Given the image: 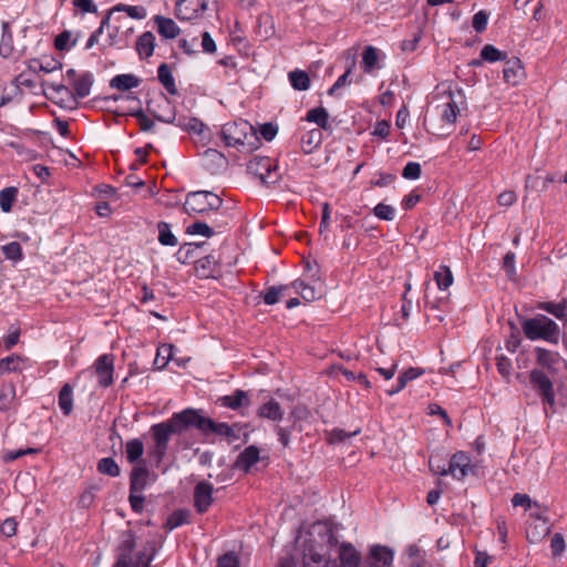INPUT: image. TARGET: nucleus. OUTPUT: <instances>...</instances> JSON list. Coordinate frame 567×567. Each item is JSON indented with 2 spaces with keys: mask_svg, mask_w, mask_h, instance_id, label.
Returning a JSON list of instances; mask_svg holds the SVG:
<instances>
[{
  "mask_svg": "<svg viewBox=\"0 0 567 567\" xmlns=\"http://www.w3.org/2000/svg\"><path fill=\"white\" fill-rule=\"evenodd\" d=\"M525 337L530 341L543 340L551 344H558L560 328L557 322L545 315H536L520 321Z\"/></svg>",
  "mask_w": 567,
  "mask_h": 567,
  "instance_id": "obj_3",
  "label": "nucleus"
},
{
  "mask_svg": "<svg viewBox=\"0 0 567 567\" xmlns=\"http://www.w3.org/2000/svg\"><path fill=\"white\" fill-rule=\"evenodd\" d=\"M322 141V132L320 128H313L308 131L306 134L301 136V148L306 154H310L315 148H317Z\"/></svg>",
  "mask_w": 567,
  "mask_h": 567,
  "instance_id": "obj_36",
  "label": "nucleus"
},
{
  "mask_svg": "<svg viewBox=\"0 0 567 567\" xmlns=\"http://www.w3.org/2000/svg\"><path fill=\"white\" fill-rule=\"evenodd\" d=\"M535 353L538 365L546 369L549 373H556L558 371L557 365L561 362V357L558 352L537 347L535 348Z\"/></svg>",
  "mask_w": 567,
  "mask_h": 567,
  "instance_id": "obj_19",
  "label": "nucleus"
},
{
  "mask_svg": "<svg viewBox=\"0 0 567 567\" xmlns=\"http://www.w3.org/2000/svg\"><path fill=\"white\" fill-rule=\"evenodd\" d=\"M457 96L460 97L461 103H463L464 94L462 89H456V91L449 90L446 101L442 105L437 106V109H441V121L450 126L455 123L460 113V106L456 99Z\"/></svg>",
  "mask_w": 567,
  "mask_h": 567,
  "instance_id": "obj_11",
  "label": "nucleus"
},
{
  "mask_svg": "<svg viewBox=\"0 0 567 567\" xmlns=\"http://www.w3.org/2000/svg\"><path fill=\"white\" fill-rule=\"evenodd\" d=\"M447 462L446 458L439 453L432 454L429 458L430 471L434 475L446 476L447 475Z\"/></svg>",
  "mask_w": 567,
  "mask_h": 567,
  "instance_id": "obj_48",
  "label": "nucleus"
},
{
  "mask_svg": "<svg viewBox=\"0 0 567 567\" xmlns=\"http://www.w3.org/2000/svg\"><path fill=\"white\" fill-rule=\"evenodd\" d=\"M381 56L384 54L378 48L373 45H368L364 48L362 52V69L365 73H371L375 69H381L380 64Z\"/></svg>",
  "mask_w": 567,
  "mask_h": 567,
  "instance_id": "obj_23",
  "label": "nucleus"
},
{
  "mask_svg": "<svg viewBox=\"0 0 567 567\" xmlns=\"http://www.w3.org/2000/svg\"><path fill=\"white\" fill-rule=\"evenodd\" d=\"M158 241L163 246H176L178 244L177 238L171 230V226L166 221H159L157 224Z\"/></svg>",
  "mask_w": 567,
  "mask_h": 567,
  "instance_id": "obj_41",
  "label": "nucleus"
},
{
  "mask_svg": "<svg viewBox=\"0 0 567 567\" xmlns=\"http://www.w3.org/2000/svg\"><path fill=\"white\" fill-rule=\"evenodd\" d=\"M481 59L483 61L493 63L497 61H505L507 59V53L498 50L492 44H486L481 50Z\"/></svg>",
  "mask_w": 567,
  "mask_h": 567,
  "instance_id": "obj_44",
  "label": "nucleus"
},
{
  "mask_svg": "<svg viewBox=\"0 0 567 567\" xmlns=\"http://www.w3.org/2000/svg\"><path fill=\"white\" fill-rule=\"evenodd\" d=\"M209 0H178L175 17L179 21L197 22L205 17Z\"/></svg>",
  "mask_w": 567,
  "mask_h": 567,
  "instance_id": "obj_10",
  "label": "nucleus"
},
{
  "mask_svg": "<svg viewBox=\"0 0 567 567\" xmlns=\"http://www.w3.org/2000/svg\"><path fill=\"white\" fill-rule=\"evenodd\" d=\"M18 194L17 187H6L0 192V208L4 213H9L12 209L13 202Z\"/></svg>",
  "mask_w": 567,
  "mask_h": 567,
  "instance_id": "obj_50",
  "label": "nucleus"
},
{
  "mask_svg": "<svg viewBox=\"0 0 567 567\" xmlns=\"http://www.w3.org/2000/svg\"><path fill=\"white\" fill-rule=\"evenodd\" d=\"M351 75V66L347 69V71L338 78L334 84L329 89L328 94L332 96H340L341 90L346 86H349L352 82L350 79Z\"/></svg>",
  "mask_w": 567,
  "mask_h": 567,
  "instance_id": "obj_55",
  "label": "nucleus"
},
{
  "mask_svg": "<svg viewBox=\"0 0 567 567\" xmlns=\"http://www.w3.org/2000/svg\"><path fill=\"white\" fill-rule=\"evenodd\" d=\"M369 567H391L393 563V551L382 545H374L365 559ZM360 566V557L357 554V567Z\"/></svg>",
  "mask_w": 567,
  "mask_h": 567,
  "instance_id": "obj_13",
  "label": "nucleus"
},
{
  "mask_svg": "<svg viewBox=\"0 0 567 567\" xmlns=\"http://www.w3.org/2000/svg\"><path fill=\"white\" fill-rule=\"evenodd\" d=\"M409 567H425V558L422 550L416 545H410L406 548Z\"/></svg>",
  "mask_w": 567,
  "mask_h": 567,
  "instance_id": "obj_54",
  "label": "nucleus"
},
{
  "mask_svg": "<svg viewBox=\"0 0 567 567\" xmlns=\"http://www.w3.org/2000/svg\"><path fill=\"white\" fill-rule=\"evenodd\" d=\"M154 22L157 27V32L164 39H175L181 33V28L171 18H166L163 16H155Z\"/></svg>",
  "mask_w": 567,
  "mask_h": 567,
  "instance_id": "obj_26",
  "label": "nucleus"
},
{
  "mask_svg": "<svg viewBox=\"0 0 567 567\" xmlns=\"http://www.w3.org/2000/svg\"><path fill=\"white\" fill-rule=\"evenodd\" d=\"M291 86L297 91H306L310 87V79L307 72L293 70L288 74Z\"/></svg>",
  "mask_w": 567,
  "mask_h": 567,
  "instance_id": "obj_40",
  "label": "nucleus"
},
{
  "mask_svg": "<svg viewBox=\"0 0 567 567\" xmlns=\"http://www.w3.org/2000/svg\"><path fill=\"white\" fill-rule=\"evenodd\" d=\"M29 359L20 354H11L0 360V375L11 372H21L29 364Z\"/></svg>",
  "mask_w": 567,
  "mask_h": 567,
  "instance_id": "obj_24",
  "label": "nucleus"
},
{
  "mask_svg": "<svg viewBox=\"0 0 567 567\" xmlns=\"http://www.w3.org/2000/svg\"><path fill=\"white\" fill-rule=\"evenodd\" d=\"M537 308L554 316L558 320H563L567 326V298H563L559 302L542 301L538 302Z\"/></svg>",
  "mask_w": 567,
  "mask_h": 567,
  "instance_id": "obj_27",
  "label": "nucleus"
},
{
  "mask_svg": "<svg viewBox=\"0 0 567 567\" xmlns=\"http://www.w3.org/2000/svg\"><path fill=\"white\" fill-rule=\"evenodd\" d=\"M422 373L423 371L419 368H409L398 377L396 385L388 389L386 393L392 396L401 392L410 381L419 378Z\"/></svg>",
  "mask_w": 567,
  "mask_h": 567,
  "instance_id": "obj_34",
  "label": "nucleus"
},
{
  "mask_svg": "<svg viewBox=\"0 0 567 567\" xmlns=\"http://www.w3.org/2000/svg\"><path fill=\"white\" fill-rule=\"evenodd\" d=\"M496 367L497 371L504 377L509 378L513 372V364L511 359H508L504 354H498L496 357Z\"/></svg>",
  "mask_w": 567,
  "mask_h": 567,
  "instance_id": "obj_63",
  "label": "nucleus"
},
{
  "mask_svg": "<svg viewBox=\"0 0 567 567\" xmlns=\"http://www.w3.org/2000/svg\"><path fill=\"white\" fill-rule=\"evenodd\" d=\"M78 37L79 34L74 39H72V33L65 30L55 37L54 47L59 51H69L70 49L75 47L78 42Z\"/></svg>",
  "mask_w": 567,
  "mask_h": 567,
  "instance_id": "obj_49",
  "label": "nucleus"
},
{
  "mask_svg": "<svg viewBox=\"0 0 567 567\" xmlns=\"http://www.w3.org/2000/svg\"><path fill=\"white\" fill-rule=\"evenodd\" d=\"M212 425L207 429V434H216L226 437L228 442H235L240 439L241 426L239 424L229 425L228 423H217L210 419Z\"/></svg>",
  "mask_w": 567,
  "mask_h": 567,
  "instance_id": "obj_18",
  "label": "nucleus"
},
{
  "mask_svg": "<svg viewBox=\"0 0 567 567\" xmlns=\"http://www.w3.org/2000/svg\"><path fill=\"white\" fill-rule=\"evenodd\" d=\"M13 83L17 90H20L21 87L32 90L35 87L37 81L35 76L30 74L29 71H23L14 78Z\"/></svg>",
  "mask_w": 567,
  "mask_h": 567,
  "instance_id": "obj_61",
  "label": "nucleus"
},
{
  "mask_svg": "<svg viewBox=\"0 0 567 567\" xmlns=\"http://www.w3.org/2000/svg\"><path fill=\"white\" fill-rule=\"evenodd\" d=\"M338 220L339 228L341 233H343L341 249L344 251V256L342 257V259L349 264L352 259L350 248L352 239L353 218L351 214L338 213Z\"/></svg>",
  "mask_w": 567,
  "mask_h": 567,
  "instance_id": "obj_15",
  "label": "nucleus"
},
{
  "mask_svg": "<svg viewBox=\"0 0 567 567\" xmlns=\"http://www.w3.org/2000/svg\"><path fill=\"white\" fill-rule=\"evenodd\" d=\"M17 390L13 383H4L0 389V411H9L17 408Z\"/></svg>",
  "mask_w": 567,
  "mask_h": 567,
  "instance_id": "obj_32",
  "label": "nucleus"
},
{
  "mask_svg": "<svg viewBox=\"0 0 567 567\" xmlns=\"http://www.w3.org/2000/svg\"><path fill=\"white\" fill-rule=\"evenodd\" d=\"M157 554L155 540H147L144 548L137 553L135 559L132 558V567H151V563Z\"/></svg>",
  "mask_w": 567,
  "mask_h": 567,
  "instance_id": "obj_28",
  "label": "nucleus"
},
{
  "mask_svg": "<svg viewBox=\"0 0 567 567\" xmlns=\"http://www.w3.org/2000/svg\"><path fill=\"white\" fill-rule=\"evenodd\" d=\"M96 468H97L99 473L111 476V477H116L121 473L120 466L112 457L101 458L97 462Z\"/></svg>",
  "mask_w": 567,
  "mask_h": 567,
  "instance_id": "obj_46",
  "label": "nucleus"
},
{
  "mask_svg": "<svg viewBox=\"0 0 567 567\" xmlns=\"http://www.w3.org/2000/svg\"><path fill=\"white\" fill-rule=\"evenodd\" d=\"M113 358L109 354H103L95 361V372L99 379V384L107 388L113 383Z\"/></svg>",
  "mask_w": 567,
  "mask_h": 567,
  "instance_id": "obj_16",
  "label": "nucleus"
},
{
  "mask_svg": "<svg viewBox=\"0 0 567 567\" xmlns=\"http://www.w3.org/2000/svg\"><path fill=\"white\" fill-rule=\"evenodd\" d=\"M218 403L220 406L238 410L243 406H249L250 399L246 391L237 389L229 395L220 396Z\"/></svg>",
  "mask_w": 567,
  "mask_h": 567,
  "instance_id": "obj_22",
  "label": "nucleus"
},
{
  "mask_svg": "<svg viewBox=\"0 0 567 567\" xmlns=\"http://www.w3.org/2000/svg\"><path fill=\"white\" fill-rule=\"evenodd\" d=\"M130 115L137 120L140 130L143 132H151L155 126L154 121L151 120L142 109L132 111Z\"/></svg>",
  "mask_w": 567,
  "mask_h": 567,
  "instance_id": "obj_60",
  "label": "nucleus"
},
{
  "mask_svg": "<svg viewBox=\"0 0 567 567\" xmlns=\"http://www.w3.org/2000/svg\"><path fill=\"white\" fill-rule=\"evenodd\" d=\"M135 538L132 534L123 539L118 547L116 561L112 567H132V553L135 549Z\"/></svg>",
  "mask_w": 567,
  "mask_h": 567,
  "instance_id": "obj_20",
  "label": "nucleus"
},
{
  "mask_svg": "<svg viewBox=\"0 0 567 567\" xmlns=\"http://www.w3.org/2000/svg\"><path fill=\"white\" fill-rule=\"evenodd\" d=\"M177 125L184 128L185 131L194 132L197 134H200L205 128V124L195 117L179 118Z\"/></svg>",
  "mask_w": 567,
  "mask_h": 567,
  "instance_id": "obj_57",
  "label": "nucleus"
},
{
  "mask_svg": "<svg viewBox=\"0 0 567 567\" xmlns=\"http://www.w3.org/2000/svg\"><path fill=\"white\" fill-rule=\"evenodd\" d=\"M135 49L142 59L151 58L155 49L154 34L151 31L142 33L136 40Z\"/></svg>",
  "mask_w": 567,
  "mask_h": 567,
  "instance_id": "obj_33",
  "label": "nucleus"
},
{
  "mask_svg": "<svg viewBox=\"0 0 567 567\" xmlns=\"http://www.w3.org/2000/svg\"><path fill=\"white\" fill-rule=\"evenodd\" d=\"M173 350H174L173 344H164L161 348H158L154 363L159 369L165 368L173 357Z\"/></svg>",
  "mask_w": 567,
  "mask_h": 567,
  "instance_id": "obj_56",
  "label": "nucleus"
},
{
  "mask_svg": "<svg viewBox=\"0 0 567 567\" xmlns=\"http://www.w3.org/2000/svg\"><path fill=\"white\" fill-rule=\"evenodd\" d=\"M529 382L532 388L538 393L544 405L554 408L556 404V395L554 384L549 377L539 369H533L529 372Z\"/></svg>",
  "mask_w": 567,
  "mask_h": 567,
  "instance_id": "obj_9",
  "label": "nucleus"
},
{
  "mask_svg": "<svg viewBox=\"0 0 567 567\" xmlns=\"http://www.w3.org/2000/svg\"><path fill=\"white\" fill-rule=\"evenodd\" d=\"M252 131V126L246 121L228 122L223 125L220 136L228 147L252 145L251 141L256 138Z\"/></svg>",
  "mask_w": 567,
  "mask_h": 567,
  "instance_id": "obj_5",
  "label": "nucleus"
},
{
  "mask_svg": "<svg viewBox=\"0 0 567 567\" xmlns=\"http://www.w3.org/2000/svg\"><path fill=\"white\" fill-rule=\"evenodd\" d=\"M188 523L189 512L186 509H177L168 516L166 520V526L168 527V529L172 530Z\"/></svg>",
  "mask_w": 567,
  "mask_h": 567,
  "instance_id": "obj_51",
  "label": "nucleus"
},
{
  "mask_svg": "<svg viewBox=\"0 0 567 567\" xmlns=\"http://www.w3.org/2000/svg\"><path fill=\"white\" fill-rule=\"evenodd\" d=\"M59 406L64 415H69L73 409V390L72 386L66 383L59 392Z\"/></svg>",
  "mask_w": 567,
  "mask_h": 567,
  "instance_id": "obj_38",
  "label": "nucleus"
},
{
  "mask_svg": "<svg viewBox=\"0 0 567 567\" xmlns=\"http://www.w3.org/2000/svg\"><path fill=\"white\" fill-rule=\"evenodd\" d=\"M141 84V79L134 74H117L110 81V87L125 92L137 87Z\"/></svg>",
  "mask_w": 567,
  "mask_h": 567,
  "instance_id": "obj_31",
  "label": "nucleus"
},
{
  "mask_svg": "<svg viewBox=\"0 0 567 567\" xmlns=\"http://www.w3.org/2000/svg\"><path fill=\"white\" fill-rule=\"evenodd\" d=\"M259 449L255 445L247 446L236 460V467L248 473L252 465L259 461Z\"/></svg>",
  "mask_w": 567,
  "mask_h": 567,
  "instance_id": "obj_25",
  "label": "nucleus"
},
{
  "mask_svg": "<svg viewBox=\"0 0 567 567\" xmlns=\"http://www.w3.org/2000/svg\"><path fill=\"white\" fill-rule=\"evenodd\" d=\"M187 234L190 235H202L205 237H212L215 233L212 227H209L206 223L196 221L187 227Z\"/></svg>",
  "mask_w": 567,
  "mask_h": 567,
  "instance_id": "obj_62",
  "label": "nucleus"
},
{
  "mask_svg": "<svg viewBox=\"0 0 567 567\" xmlns=\"http://www.w3.org/2000/svg\"><path fill=\"white\" fill-rule=\"evenodd\" d=\"M257 416L261 419H267L272 422H279L282 420L284 411L279 404L274 399H270L266 403L261 404L257 410Z\"/></svg>",
  "mask_w": 567,
  "mask_h": 567,
  "instance_id": "obj_29",
  "label": "nucleus"
},
{
  "mask_svg": "<svg viewBox=\"0 0 567 567\" xmlns=\"http://www.w3.org/2000/svg\"><path fill=\"white\" fill-rule=\"evenodd\" d=\"M1 250L7 259L12 260L14 262L21 261L23 259L22 247L18 241H11L1 247Z\"/></svg>",
  "mask_w": 567,
  "mask_h": 567,
  "instance_id": "obj_53",
  "label": "nucleus"
},
{
  "mask_svg": "<svg viewBox=\"0 0 567 567\" xmlns=\"http://www.w3.org/2000/svg\"><path fill=\"white\" fill-rule=\"evenodd\" d=\"M247 172L265 185L276 184L280 179L278 166L267 156H255L247 164Z\"/></svg>",
  "mask_w": 567,
  "mask_h": 567,
  "instance_id": "obj_7",
  "label": "nucleus"
},
{
  "mask_svg": "<svg viewBox=\"0 0 567 567\" xmlns=\"http://www.w3.org/2000/svg\"><path fill=\"white\" fill-rule=\"evenodd\" d=\"M550 532V527L546 520H533L526 528V538L529 543H539Z\"/></svg>",
  "mask_w": 567,
  "mask_h": 567,
  "instance_id": "obj_30",
  "label": "nucleus"
},
{
  "mask_svg": "<svg viewBox=\"0 0 567 567\" xmlns=\"http://www.w3.org/2000/svg\"><path fill=\"white\" fill-rule=\"evenodd\" d=\"M171 420L178 433L188 427H195L207 435V429L212 425L210 417L202 415L195 409H185L182 412L174 413Z\"/></svg>",
  "mask_w": 567,
  "mask_h": 567,
  "instance_id": "obj_8",
  "label": "nucleus"
},
{
  "mask_svg": "<svg viewBox=\"0 0 567 567\" xmlns=\"http://www.w3.org/2000/svg\"><path fill=\"white\" fill-rule=\"evenodd\" d=\"M373 214L377 218L381 219V220H388V221H391L395 218V215H396V210L393 206L391 205H386V204H383V203H379L374 208H373Z\"/></svg>",
  "mask_w": 567,
  "mask_h": 567,
  "instance_id": "obj_59",
  "label": "nucleus"
},
{
  "mask_svg": "<svg viewBox=\"0 0 567 567\" xmlns=\"http://www.w3.org/2000/svg\"><path fill=\"white\" fill-rule=\"evenodd\" d=\"M505 66L503 70V76L506 83L512 85H517L525 75L524 69L522 66L519 59L505 60Z\"/></svg>",
  "mask_w": 567,
  "mask_h": 567,
  "instance_id": "obj_21",
  "label": "nucleus"
},
{
  "mask_svg": "<svg viewBox=\"0 0 567 567\" xmlns=\"http://www.w3.org/2000/svg\"><path fill=\"white\" fill-rule=\"evenodd\" d=\"M217 261L214 256H205L196 260V270L203 277L213 276L216 270Z\"/></svg>",
  "mask_w": 567,
  "mask_h": 567,
  "instance_id": "obj_43",
  "label": "nucleus"
},
{
  "mask_svg": "<svg viewBox=\"0 0 567 567\" xmlns=\"http://www.w3.org/2000/svg\"><path fill=\"white\" fill-rule=\"evenodd\" d=\"M291 287L305 301L308 302L313 301L321 296L320 291H318L313 286H310L302 280L293 281Z\"/></svg>",
  "mask_w": 567,
  "mask_h": 567,
  "instance_id": "obj_37",
  "label": "nucleus"
},
{
  "mask_svg": "<svg viewBox=\"0 0 567 567\" xmlns=\"http://www.w3.org/2000/svg\"><path fill=\"white\" fill-rule=\"evenodd\" d=\"M328 118L329 114L323 107L311 109L306 115V121L316 123L320 130L328 127Z\"/></svg>",
  "mask_w": 567,
  "mask_h": 567,
  "instance_id": "obj_42",
  "label": "nucleus"
},
{
  "mask_svg": "<svg viewBox=\"0 0 567 567\" xmlns=\"http://www.w3.org/2000/svg\"><path fill=\"white\" fill-rule=\"evenodd\" d=\"M289 289L290 286L288 285L269 287L262 296L264 302L268 306L277 303L279 301L280 296L286 295Z\"/></svg>",
  "mask_w": 567,
  "mask_h": 567,
  "instance_id": "obj_45",
  "label": "nucleus"
},
{
  "mask_svg": "<svg viewBox=\"0 0 567 567\" xmlns=\"http://www.w3.org/2000/svg\"><path fill=\"white\" fill-rule=\"evenodd\" d=\"M339 542L328 523H316L302 542V549L280 563L279 567H297L301 559L303 567H329L328 549L338 546Z\"/></svg>",
  "mask_w": 567,
  "mask_h": 567,
  "instance_id": "obj_1",
  "label": "nucleus"
},
{
  "mask_svg": "<svg viewBox=\"0 0 567 567\" xmlns=\"http://www.w3.org/2000/svg\"><path fill=\"white\" fill-rule=\"evenodd\" d=\"M447 475H451L455 480H463L473 472L471 464V457L467 453L458 451L454 453L447 462Z\"/></svg>",
  "mask_w": 567,
  "mask_h": 567,
  "instance_id": "obj_12",
  "label": "nucleus"
},
{
  "mask_svg": "<svg viewBox=\"0 0 567 567\" xmlns=\"http://www.w3.org/2000/svg\"><path fill=\"white\" fill-rule=\"evenodd\" d=\"M150 476L151 473L145 462L141 461L130 474V492H143L148 484Z\"/></svg>",
  "mask_w": 567,
  "mask_h": 567,
  "instance_id": "obj_17",
  "label": "nucleus"
},
{
  "mask_svg": "<svg viewBox=\"0 0 567 567\" xmlns=\"http://www.w3.org/2000/svg\"><path fill=\"white\" fill-rule=\"evenodd\" d=\"M434 280L441 290H446L453 284V275L447 266H441L434 272Z\"/></svg>",
  "mask_w": 567,
  "mask_h": 567,
  "instance_id": "obj_52",
  "label": "nucleus"
},
{
  "mask_svg": "<svg viewBox=\"0 0 567 567\" xmlns=\"http://www.w3.org/2000/svg\"><path fill=\"white\" fill-rule=\"evenodd\" d=\"M20 333L21 332L18 327L11 326L9 328V333L2 339V347L6 350H11L19 342Z\"/></svg>",
  "mask_w": 567,
  "mask_h": 567,
  "instance_id": "obj_64",
  "label": "nucleus"
},
{
  "mask_svg": "<svg viewBox=\"0 0 567 567\" xmlns=\"http://www.w3.org/2000/svg\"><path fill=\"white\" fill-rule=\"evenodd\" d=\"M223 205V199L208 190L190 192L186 196L184 210L188 215L206 214L218 210Z\"/></svg>",
  "mask_w": 567,
  "mask_h": 567,
  "instance_id": "obj_4",
  "label": "nucleus"
},
{
  "mask_svg": "<svg viewBox=\"0 0 567 567\" xmlns=\"http://www.w3.org/2000/svg\"><path fill=\"white\" fill-rule=\"evenodd\" d=\"M338 556L342 567H354V548L350 543H342L338 547Z\"/></svg>",
  "mask_w": 567,
  "mask_h": 567,
  "instance_id": "obj_47",
  "label": "nucleus"
},
{
  "mask_svg": "<svg viewBox=\"0 0 567 567\" xmlns=\"http://www.w3.org/2000/svg\"><path fill=\"white\" fill-rule=\"evenodd\" d=\"M157 78L161 84L171 95L178 93L175 79L168 64L162 63L157 69Z\"/></svg>",
  "mask_w": 567,
  "mask_h": 567,
  "instance_id": "obj_35",
  "label": "nucleus"
},
{
  "mask_svg": "<svg viewBox=\"0 0 567 567\" xmlns=\"http://www.w3.org/2000/svg\"><path fill=\"white\" fill-rule=\"evenodd\" d=\"M94 78L89 71L81 73L76 79L71 82L72 90L62 83H43L51 89L56 97H59L60 106L72 109L76 105L78 99H84L90 95Z\"/></svg>",
  "mask_w": 567,
  "mask_h": 567,
  "instance_id": "obj_2",
  "label": "nucleus"
},
{
  "mask_svg": "<svg viewBox=\"0 0 567 567\" xmlns=\"http://www.w3.org/2000/svg\"><path fill=\"white\" fill-rule=\"evenodd\" d=\"M214 486L207 481H200L194 488V507L199 514L208 511L214 502L213 498Z\"/></svg>",
  "mask_w": 567,
  "mask_h": 567,
  "instance_id": "obj_14",
  "label": "nucleus"
},
{
  "mask_svg": "<svg viewBox=\"0 0 567 567\" xmlns=\"http://www.w3.org/2000/svg\"><path fill=\"white\" fill-rule=\"evenodd\" d=\"M126 458L130 463H136L144 453V444L140 439H133L125 444Z\"/></svg>",
  "mask_w": 567,
  "mask_h": 567,
  "instance_id": "obj_39",
  "label": "nucleus"
},
{
  "mask_svg": "<svg viewBox=\"0 0 567 567\" xmlns=\"http://www.w3.org/2000/svg\"><path fill=\"white\" fill-rule=\"evenodd\" d=\"M175 433L178 432L171 419L151 426L154 446L150 450V454L155 457L157 463H161L165 457L171 436Z\"/></svg>",
  "mask_w": 567,
  "mask_h": 567,
  "instance_id": "obj_6",
  "label": "nucleus"
},
{
  "mask_svg": "<svg viewBox=\"0 0 567 567\" xmlns=\"http://www.w3.org/2000/svg\"><path fill=\"white\" fill-rule=\"evenodd\" d=\"M162 103L168 110V112L167 113H165V112L154 113V118L159 122L167 123V124L175 123L176 113H175L174 107L171 104V101L167 97L163 96Z\"/></svg>",
  "mask_w": 567,
  "mask_h": 567,
  "instance_id": "obj_58",
  "label": "nucleus"
}]
</instances>
